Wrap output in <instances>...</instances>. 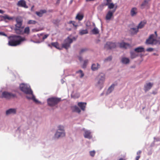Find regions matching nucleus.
<instances>
[{"label": "nucleus", "instance_id": "obj_4", "mask_svg": "<svg viewBox=\"0 0 160 160\" xmlns=\"http://www.w3.org/2000/svg\"><path fill=\"white\" fill-rule=\"evenodd\" d=\"M58 129L55 134V137L58 138L60 137H63L65 136L64 127L62 126L59 125L58 127Z\"/></svg>", "mask_w": 160, "mask_h": 160}, {"label": "nucleus", "instance_id": "obj_2", "mask_svg": "<svg viewBox=\"0 0 160 160\" xmlns=\"http://www.w3.org/2000/svg\"><path fill=\"white\" fill-rule=\"evenodd\" d=\"M19 88L20 90L25 93L32 95V98L27 96L26 98L27 99H32L35 102H38V101L36 99L34 96L33 95L32 91L31 89L29 86H28L26 84L22 83L20 84Z\"/></svg>", "mask_w": 160, "mask_h": 160}, {"label": "nucleus", "instance_id": "obj_22", "mask_svg": "<svg viewBox=\"0 0 160 160\" xmlns=\"http://www.w3.org/2000/svg\"><path fill=\"white\" fill-rule=\"evenodd\" d=\"M84 17V15L82 13H78L75 19L76 20H78L79 21H81Z\"/></svg>", "mask_w": 160, "mask_h": 160}, {"label": "nucleus", "instance_id": "obj_8", "mask_svg": "<svg viewBox=\"0 0 160 160\" xmlns=\"http://www.w3.org/2000/svg\"><path fill=\"white\" fill-rule=\"evenodd\" d=\"M16 97V95L15 94L8 92H3L2 94V97L7 99H10L11 98Z\"/></svg>", "mask_w": 160, "mask_h": 160}, {"label": "nucleus", "instance_id": "obj_40", "mask_svg": "<svg viewBox=\"0 0 160 160\" xmlns=\"http://www.w3.org/2000/svg\"><path fill=\"white\" fill-rule=\"evenodd\" d=\"M51 45L52 46L56 48H58V42H52L51 43Z\"/></svg>", "mask_w": 160, "mask_h": 160}, {"label": "nucleus", "instance_id": "obj_54", "mask_svg": "<svg viewBox=\"0 0 160 160\" xmlns=\"http://www.w3.org/2000/svg\"><path fill=\"white\" fill-rule=\"evenodd\" d=\"M93 26H95V24L94 23H93Z\"/></svg>", "mask_w": 160, "mask_h": 160}, {"label": "nucleus", "instance_id": "obj_6", "mask_svg": "<svg viewBox=\"0 0 160 160\" xmlns=\"http://www.w3.org/2000/svg\"><path fill=\"white\" fill-rule=\"evenodd\" d=\"M146 44H156L158 43L157 40L155 38V35L153 34L150 35L149 38L146 40Z\"/></svg>", "mask_w": 160, "mask_h": 160}, {"label": "nucleus", "instance_id": "obj_48", "mask_svg": "<svg viewBox=\"0 0 160 160\" xmlns=\"http://www.w3.org/2000/svg\"><path fill=\"white\" fill-rule=\"evenodd\" d=\"M140 157V156H137L136 158V160H138Z\"/></svg>", "mask_w": 160, "mask_h": 160}, {"label": "nucleus", "instance_id": "obj_53", "mask_svg": "<svg viewBox=\"0 0 160 160\" xmlns=\"http://www.w3.org/2000/svg\"><path fill=\"white\" fill-rule=\"evenodd\" d=\"M119 160H125V159H123L122 158H121Z\"/></svg>", "mask_w": 160, "mask_h": 160}, {"label": "nucleus", "instance_id": "obj_23", "mask_svg": "<svg viewBox=\"0 0 160 160\" xmlns=\"http://www.w3.org/2000/svg\"><path fill=\"white\" fill-rule=\"evenodd\" d=\"M138 29L137 28H132L129 30V32L132 35L136 34L138 32Z\"/></svg>", "mask_w": 160, "mask_h": 160}, {"label": "nucleus", "instance_id": "obj_28", "mask_svg": "<svg viewBox=\"0 0 160 160\" xmlns=\"http://www.w3.org/2000/svg\"><path fill=\"white\" fill-rule=\"evenodd\" d=\"M129 59L126 58H122L121 59V62L123 64H127L129 62Z\"/></svg>", "mask_w": 160, "mask_h": 160}, {"label": "nucleus", "instance_id": "obj_56", "mask_svg": "<svg viewBox=\"0 0 160 160\" xmlns=\"http://www.w3.org/2000/svg\"><path fill=\"white\" fill-rule=\"evenodd\" d=\"M153 93L154 94H155V92H154H154H153Z\"/></svg>", "mask_w": 160, "mask_h": 160}, {"label": "nucleus", "instance_id": "obj_1", "mask_svg": "<svg viewBox=\"0 0 160 160\" xmlns=\"http://www.w3.org/2000/svg\"><path fill=\"white\" fill-rule=\"evenodd\" d=\"M9 38V40L8 45L11 46H15L19 45L22 42L25 40V38L18 35L10 36Z\"/></svg>", "mask_w": 160, "mask_h": 160}, {"label": "nucleus", "instance_id": "obj_45", "mask_svg": "<svg viewBox=\"0 0 160 160\" xmlns=\"http://www.w3.org/2000/svg\"><path fill=\"white\" fill-rule=\"evenodd\" d=\"M49 35L48 34H46L42 38V39L44 40Z\"/></svg>", "mask_w": 160, "mask_h": 160}, {"label": "nucleus", "instance_id": "obj_46", "mask_svg": "<svg viewBox=\"0 0 160 160\" xmlns=\"http://www.w3.org/2000/svg\"><path fill=\"white\" fill-rule=\"evenodd\" d=\"M0 35L2 36H7V35L4 32H0Z\"/></svg>", "mask_w": 160, "mask_h": 160}, {"label": "nucleus", "instance_id": "obj_24", "mask_svg": "<svg viewBox=\"0 0 160 160\" xmlns=\"http://www.w3.org/2000/svg\"><path fill=\"white\" fill-rule=\"evenodd\" d=\"M100 67V65L98 64H93L92 66V69L93 71H95L97 70Z\"/></svg>", "mask_w": 160, "mask_h": 160}, {"label": "nucleus", "instance_id": "obj_25", "mask_svg": "<svg viewBox=\"0 0 160 160\" xmlns=\"http://www.w3.org/2000/svg\"><path fill=\"white\" fill-rule=\"evenodd\" d=\"M72 108L73 112H76L79 113L81 112V110L79 108L76 106H74L72 107Z\"/></svg>", "mask_w": 160, "mask_h": 160}, {"label": "nucleus", "instance_id": "obj_27", "mask_svg": "<svg viewBox=\"0 0 160 160\" xmlns=\"http://www.w3.org/2000/svg\"><path fill=\"white\" fill-rule=\"evenodd\" d=\"M144 49L142 47H138L134 49V51L137 52H141L144 51Z\"/></svg>", "mask_w": 160, "mask_h": 160}, {"label": "nucleus", "instance_id": "obj_31", "mask_svg": "<svg viewBox=\"0 0 160 160\" xmlns=\"http://www.w3.org/2000/svg\"><path fill=\"white\" fill-rule=\"evenodd\" d=\"M91 32L93 34H97L99 33V32L98 29L96 27H95L92 30Z\"/></svg>", "mask_w": 160, "mask_h": 160}, {"label": "nucleus", "instance_id": "obj_18", "mask_svg": "<svg viewBox=\"0 0 160 160\" xmlns=\"http://www.w3.org/2000/svg\"><path fill=\"white\" fill-rule=\"evenodd\" d=\"M47 11L45 9L41 10L38 12H36V14L39 17H41L43 16V14L46 13Z\"/></svg>", "mask_w": 160, "mask_h": 160}, {"label": "nucleus", "instance_id": "obj_44", "mask_svg": "<svg viewBox=\"0 0 160 160\" xmlns=\"http://www.w3.org/2000/svg\"><path fill=\"white\" fill-rule=\"evenodd\" d=\"M153 50V48H147L146 50V51L148 52H151Z\"/></svg>", "mask_w": 160, "mask_h": 160}, {"label": "nucleus", "instance_id": "obj_21", "mask_svg": "<svg viewBox=\"0 0 160 160\" xmlns=\"http://www.w3.org/2000/svg\"><path fill=\"white\" fill-rule=\"evenodd\" d=\"M16 111V110L15 109L10 108L6 111V114L8 115L11 114H15Z\"/></svg>", "mask_w": 160, "mask_h": 160}, {"label": "nucleus", "instance_id": "obj_14", "mask_svg": "<svg viewBox=\"0 0 160 160\" xmlns=\"http://www.w3.org/2000/svg\"><path fill=\"white\" fill-rule=\"evenodd\" d=\"M153 83L151 82H149L146 83L144 86V90L145 92L149 91L152 87Z\"/></svg>", "mask_w": 160, "mask_h": 160}, {"label": "nucleus", "instance_id": "obj_55", "mask_svg": "<svg viewBox=\"0 0 160 160\" xmlns=\"http://www.w3.org/2000/svg\"><path fill=\"white\" fill-rule=\"evenodd\" d=\"M153 93L154 94H155V92H154H154H153Z\"/></svg>", "mask_w": 160, "mask_h": 160}, {"label": "nucleus", "instance_id": "obj_5", "mask_svg": "<svg viewBox=\"0 0 160 160\" xmlns=\"http://www.w3.org/2000/svg\"><path fill=\"white\" fill-rule=\"evenodd\" d=\"M108 6L109 9H112L114 8L115 6L112 2V0H103V3L100 6V7Z\"/></svg>", "mask_w": 160, "mask_h": 160}, {"label": "nucleus", "instance_id": "obj_29", "mask_svg": "<svg viewBox=\"0 0 160 160\" xmlns=\"http://www.w3.org/2000/svg\"><path fill=\"white\" fill-rule=\"evenodd\" d=\"M16 22L17 23L22 24L23 22V19L20 16L17 17L16 18Z\"/></svg>", "mask_w": 160, "mask_h": 160}, {"label": "nucleus", "instance_id": "obj_26", "mask_svg": "<svg viewBox=\"0 0 160 160\" xmlns=\"http://www.w3.org/2000/svg\"><path fill=\"white\" fill-rule=\"evenodd\" d=\"M146 23V21H141L138 24L137 27V28L138 29L139 28H142L144 26Z\"/></svg>", "mask_w": 160, "mask_h": 160}, {"label": "nucleus", "instance_id": "obj_17", "mask_svg": "<svg viewBox=\"0 0 160 160\" xmlns=\"http://www.w3.org/2000/svg\"><path fill=\"white\" fill-rule=\"evenodd\" d=\"M87 103L84 102H79L78 103V106L81 109L84 111L86 108Z\"/></svg>", "mask_w": 160, "mask_h": 160}, {"label": "nucleus", "instance_id": "obj_9", "mask_svg": "<svg viewBox=\"0 0 160 160\" xmlns=\"http://www.w3.org/2000/svg\"><path fill=\"white\" fill-rule=\"evenodd\" d=\"M73 40L72 39L68 37L64 41V43L62 44V47L66 49L70 47V44L72 42Z\"/></svg>", "mask_w": 160, "mask_h": 160}, {"label": "nucleus", "instance_id": "obj_19", "mask_svg": "<svg viewBox=\"0 0 160 160\" xmlns=\"http://www.w3.org/2000/svg\"><path fill=\"white\" fill-rule=\"evenodd\" d=\"M150 0H144L140 6L141 8L143 9L146 6H148V3Z\"/></svg>", "mask_w": 160, "mask_h": 160}, {"label": "nucleus", "instance_id": "obj_36", "mask_svg": "<svg viewBox=\"0 0 160 160\" xmlns=\"http://www.w3.org/2000/svg\"><path fill=\"white\" fill-rule=\"evenodd\" d=\"M131 58L133 59L135 58L138 56V55L135 52H130Z\"/></svg>", "mask_w": 160, "mask_h": 160}, {"label": "nucleus", "instance_id": "obj_38", "mask_svg": "<svg viewBox=\"0 0 160 160\" xmlns=\"http://www.w3.org/2000/svg\"><path fill=\"white\" fill-rule=\"evenodd\" d=\"M88 60H86L84 61V63L82 66V67L83 68H86V66L87 64V63H88Z\"/></svg>", "mask_w": 160, "mask_h": 160}, {"label": "nucleus", "instance_id": "obj_10", "mask_svg": "<svg viewBox=\"0 0 160 160\" xmlns=\"http://www.w3.org/2000/svg\"><path fill=\"white\" fill-rule=\"evenodd\" d=\"M105 75L103 73H100L98 76L97 79L98 81V85H102L105 80Z\"/></svg>", "mask_w": 160, "mask_h": 160}, {"label": "nucleus", "instance_id": "obj_43", "mask_svg": "<svg viewBox=\"0 0 160 160\" xmlns=\"http://www.w3.org/2000/svg\"><path fill=\"white\" fill-rule=\"evenodd\" d=\"M87 50V49H86V48L82 49L80 51V54H81L83 52L86 51Z\"/></svg>", "mask_w": 160, "mask_h": 160}, {"label": "nucleus", "instance_id": "obj_30", "mask_svg": "<svg viewBox=\"0 0 160 160\" xmlns=\"http://www.w3.org/2000/svg\"><path fill=\"white\" fill-rule=\"evenodd\" d=\"M68 23L69 24H72L73 27L75 28V29H76L77 27L78 26V23L75 21H69Z\"/></svg>", "mask_w": 160, "mask_h": 160}, {"label": "nucleus", "instance_id": "obj_50", "mask_svg": "<svg viewBox=\"0 0 160 160\" xmlns=\"http://www.w3.org/2000/svg\"><path fill=\"white\" fill-rule=\"evenodd\" d=\"M4 12L1 10H0V13H4Z\"/></svg>", "mask_w": 160, "mask_h": 160}, {"label": "nucleus", "instance_id": "obj_39", "mask_svg": "<svg viewBox=\"0 0 160 160\" xmlns=\"http://www.w3.org/2000/svg\"><path fill=\"white\" fill-rule=\"evenodd\" d=\"M76 73H80V77L82 78V77H83L84 75V73H83V72H82V70H79L78 71H77L76 72Z\"/></svg>", "mask_w": 160, "mask_h": 160}, {"label": "nucleus", "instance_id": "obj_41", "mask_svg": "<svg viewBox=\"0 0 160 160\" xmlns=\"http://www.w3.org/2000/svg\"><path fill=\"white\" fill-rule=\"evenodd\" d=\"M90 155L92 157H94L95 153V151L94 150L91 151L89 152Z\"/></svg>", "mask_w": 160, "mask_h": 160}, {"label": "nucleus", "instance_id": "obj_34", "mask_svg": "<svg viewBox=\"0 0 160 160\" xmlns=\"http://www.w3.org/2000/svg\"><path fill=\"white\" fill-rule=\"evenodd\" d=\"M30 32V28L29 27H27L25 28L24 31H23V34L25 33L27 34H29Z\"/></svg>", "mask_w": 160, "mask_h": 160}, {"label": "nucleus", "instance_id": "obj_52", "mask_svg": "<svg viewBox=\"0 0 160 160\" xmlns=\"http://www.w3.org/2000/svg\"><path fill=\"white\" fill-rule=\"evenodd\" d=\"M79 59L80 61H81L82 59V58L81 57H79Z\"/></svg>", "mask_w": 160, "mask_h": 160}, {"label": "nucleus", "instance_id": "obj_7", "mask_svg": "<svg viewBox=\"0 0 160 160\" xmlns=\"http://www.w3.org/2000/svg\"><path fill=\"white\" fill-rule=\"evenodd\" d=\"M22 24L17 23L14 29L15 32L18 34H23L24 27L22 26Z\"/></svg>", "mask_w": 160, "mask_h": 160}, {"label": "nucleus", "instance_id": "obj_11", "mask_svg": "<svg viewBox=\"0 0 160 160\" xmlns=\"http://www.w3.org/2000/svg\"><path fill=\"white\" fill-rule=\"evenodd\" d=\"M117 8V6L115 7V8L112 10L109 11L106 14L105 19L106 20H110L113 16V15L114 12H115Z\"/></svg>", "mask_w": 160, "mask_h": 160}, {"label": "nucleus", "instance_id": "obj_51", "mask_svg": "<svg viewBox=\"0 0 160 160\" xmlns=\"http://www.w3.org/2000/svg\"><path fill=\"white\" fill-rule=\"evenodd\" d=\"M158 42L160 44V38H159V39L157 40Z\"/></svg>", "mask_w": 160, "mask_h": 160}, {"label": "nucleus", "instance_id": "obj_35", "mask_svg": "<svg viewBox=\"0 0 160 160\" xmlns=\"http://www.w3.org/2000/svg\"><path fill=\"white\" fill-rule=\"evenodd\" d=\"M2 18L4 19H8L9 20H11L13 19V18L9 17L7 15H5L2 16Z\"/></svg>", "mask_w": 160, "mask_h": 160}, {"label": "nucleus", "instance_id": "obj_42", "mask_svg": "<svg viewBox=\"0 0 160 160\" xmlns=\"http://www.w3.org/2000/svg\"><path fill=\"white\" fill-rule=\"evenodd\" d=\"M112 59V57L111 56L108 57L107 58H106L104 61H110Z\"/></svg>", "mask_w": 160, "mask_h": 160}, {"label": "nucleus", "instance_id": "obj_20", "mask_svg": "<svg viewBox=\"0 0 160 160\" xmlns=\"http://www.w3.org/2000/svg\"><path fill=\"white\" fill-rule=\"evenodd\" d=\"M138 13L137 9L136 8H133L130 11L131 15L132 16H136Z\"/></svg>", "mask_w": 160, "mask_h": 160}, {"label": "nucleus", "instance_id": "obj_15", "mask_svg": "<svg viewBox=\"0 0 160 160\" xmlns=\"http://www.w3.org/2000/svg\"><path fill=\"white\" fill-rule=\"evenodd\" d=\"M83 135L84 138H85L90 139L92 138L91 132L89 130H85L84 133L83 134Z\"/></svg>", "mask_w": 160, "mask_h": 160}, {"label": "nucleus", "instance_id": "obj_16", "mask_svg": "<svg viewBox=\"0 0 160 160\" xmlns=\"http://www.w3.org/2000/svg\"><path fill=\"white\" fill-rule=\"evenodd\" d=\"M118 44H119L120 47L121 48L126 49L131 47L130 44L124 42L118 43Z\"/></svg>", "mask_w": 160, "mask_h": 160}, {"label": "nucleus", "instance_id": "obj_33", "mask_svg": "<svg viewBox=\"0 0 160 160\" xmlns=\"http://www.w3.org/2000/svg\"><path fill=\"white\" fill-rule=\"evenodd\" d=\"M114 86L115 85L114 84L112 85L108 89L107 91V93H110L112 92V91L113 90Z\"/></svg>", "mask_w": 160, "mask_h": 160}, {"label": "nucleus", "instance_id": "obj_13", "mask_svg": "<svg viewBox=\"0 0 160 160\" xmlns=\"http://www.w3.org/2000/svg\"><path fill=\"white\" fill-rule=\"evenodd\" d=\"M17 5L18 7H22L25 8H28V6L26 4V2L24 0L19 1Z\"/></svg>", "mask_w": 160, "mask_h": 160}, {"label": "nucleus", "instance_id": "obj_47", "mask_svg": "<svg viewBox=\"0 0 160 160\" xmlns=\"http://www.w3.org/2000/svg\"><path fill=\"white\" fill-rule=\"evenodd\" d=\"M142 153V151L141 150H139L137 152V154L138 156H140V154Z\"/></svg>", "mask_w": 160, "mask_h": 160}, {"label": "nucleus", "instance_id": "obj_12", "mask_svg": "<svg viewBox=\"0 0 160 160\" xmlns=\"http://www.w3.org/2000/svg\"><path fill=\"white\" fill-rule=\"evenodd\" d=\"M116 46L115 43L108 42L105 45V48L107 49H112L115 48Z\"/></svg>", "mask_w": 160, "mask_h": 160}, {"label": "nucleus", "instance_id": "obj_37", "mask_svg": "<svg viewBox=\"0 0 160 160\" xmlns=\"http://www.w3.org/2000/svg\"><path fill=\"white\" fill-rule=\"evenodd\" d=\"M37 22L35 20H30L28 21L27 23L28 24H35Z\"/></svg>", "mask_w": 160, "mask_h": 160}, {"label": "nucleus", "instance_id": "obj_49", "mask_svg": "<svg viewBox=\"0 0 160 160\" xmlns=\"http://www.w3.org/2000/svg\"><path fill=\"white\" fill-rule=\"evenodd\" d=\"M155 37L156 38L157 37V36H158V35H157V32L156 31L155 32Z\"/></svg>", "mask_w": 160, "mask_h": 160}, {"label": "nucleus", "instance_id": "obj_3", "mask_svg": "<svg viewBox=\"0 0 160 160\" xmlns=\"http://www.w3.org/2000/svg\"><path fill=\"white\" fill-rule=\"evenodd\" d=\"M61 101L60 98L52 97L48 98L47 100L48 105L50 107H53L58 104Z\"/></svg>", "mask_w": 160, "mask_h": 160}, {"label": "nucleus", "instance_id": "obj_32", "mask_svg": "<svg viewBox=\"0 0 160 160\" xmlns=\"http://www.w3.org/2000/svg\"><path fill=\"white\" fill-rule=\"evenodd\" d=\"M88 33V31L86 29L85 30H80L79 31V34L81 35L87 34Z\"/></svg>", "mask_w": 160, "mask_h": 160}]
</instances>
